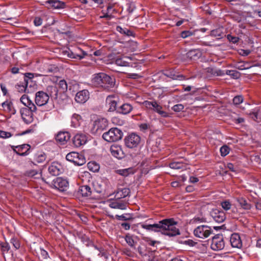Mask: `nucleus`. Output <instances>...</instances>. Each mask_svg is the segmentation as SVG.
I'll return each instance as SVG.
<instances>
[{"mask_svg":"<svg viewBox=\"0 0 261 261\" xmlns=\"http://www.w3.org/2000/svg\"><path fill=\"white\" fill-rule=\"evenodd\" d=\"M150 220L151 219H148L145 223H140L139 225L147 231L161 232L162 234L170 237L180 234L179 229L175 226L177 222L173 218L164 219L157 223L147 224L146 222Z\"/></svg>","mask_w":261,"mask_h":261,"instance_id":"nucleus-1","label":"nucleus"},{"mask_svg":"<svg viewBox=\"0 0 261 261\" xmlns=\"http://www.w3.org/2000/svg\"><path fill=\"white\" fill-rule=\"evenodd\" d=\"M91 83L96 87L110 91L114 87L115 80L104 72H99L92 75Z\"/></svg>","mask_w":261,"mask_h":261,"instance_id":"nucleus-2","label":"nucleus"},{"mask_svg":"<svg viewBox=\"0 0 261 261\" xmlns=\"http://www.w3.org/2000/svg\"><path fill=\"white\" fill-rule=\"evenodd\" d=\"M123 132L117 127H113L102 135V138L107 142H116L121 140L123 137Z\"/></svg>","mask_w":261,"mask_h":261,"instance_id":"nucleus-3","label":"nucleus"},{"mask_svg":"<svg viewBox=\"0 0 261 261\" xmlns=\"http://www.w3.org/2000/svg\"><path fill=\"white\" fill-rule=\"evenodd\" d=\"M94 190L97 193L105 195L111 189V186L108 179L101 178L93 184Z\"/></svg>","mask_w":261,"mask_h":261,"instance_id":"nucleus-4","label":"nucleus"},{"mask_svg":"<svg viewBox=\"0 0 261 261\" xmlns=\"http://www.w3.org/2000/svg\"><path fill=\"white\" fill-rule=\"evenodd\" d=\"M66 159L67 161L77 166H82L86 163L84 155L76 152H71L68 153L66 156Z\"/></svg>","mask_w":261,"mask_h":261,"instance_id":"nucleus-5","label":"nucleus"},{"mask_svg":"<svg viewBox=\"0 0 261 261\" xmlns=\"http://www.w3.org/2000/svg\"><path fill=\"white\" fill-rule=\"evenodd\" d=\"M213 232L211 228L207 225H200L194 230V234L196 237L205 239L210 236Z\"/></svg>","mask_w":261,"mask_h":261,"instance_id":"nucleus-6","label":"nucleus"},{"mask_svg":"<svg viewBox=\"0 0 261 261\" xmlns=\"http://www.w3.org/2000/svg\"><path fill=\"white\" fill-rule=\"evenodd\" d=\"M141 141L140 137L135 133H132L124 139L126 146L129 148L137 147Z\"/></svg>","mask_w":261,"mask_h":261,"instance_id":"nucleus-7","label":"nucleus"},{"mask_svg":"<svg viewBox=\"0 0 261 261\" xmlns=\"http://www.w3.org/2000/svg\"><path fill=\"white\" fill-rule=\"evenodd\" d=\"M108 126V122L105 118L97 119L94 121L91 128L92 133L98 134L106 128Z\"/></svg>","mask_w":261,"mask_h":261,"instance_id":"nucleus-8","label":"nucleus"},{"mask_svg":"<svg viewBox=\"0 0 261 261\" xmlns=\"http://www.w3.org/2000/svg\"><path fill=\"white\" fill-rule=\"evenodd\" d=\"M212 249L215 251H219L224 247V242L222 235L217 234L214 236L212 240L211 245Z\"/></svg>","mask_w":261,"mask_h":261,"instance_id":"nucleus-9","label":"nucleus"},{"mask_svg":"<svg viewBox=\"0 0 261 261\" xmlns=\"http://www.w3.org/2000/svg\"><path fill=\"white\" fill-rule=\"evenodd\" d=\"M49 96L46 92L39 91L36 93L35 103L39 107L45 105L48 101Z\"/></svg>","mask_w":261,"mask_h":261,"instance_id":"nucleus-10","label":"nucleus"},{"mask_svg":"<svg viewBox=\"0 0 261 261\" xmlns=\"http://www.w3.org/2000/svg\"><path fill=\"white\" fill-rule=\"evenodd\" d=\"M53 185L54 187L58 190L65 191L67 190L69 186V182L65 178L57 177L53 180Z\"/></svg>","mask_w":261,"mask_h":261,"instance_id":"nucleus-11","label":"nucleus"},{"mask_svg":"<svg viewBox=\"0 0 261 261\" xmlns=\"http://www.w3.org/2000/svg\"><path fill=\"white\" fill-rule=\"evenodd\" d=\"M127 204L125 200L115 198L110 201L109 205L112 208L125 210L127 208Z\"/></svg>","mask_w":261,"mask_h":261,"instance_id":"nucleus-12","label":"nucleus"},{"mask_svg":"<svg viewBox=\"0 0 261 261\" xmlns=\"http://www.w3.org/2000/svg\"><path fill=\"white\" fill-rule=\"evenodd\" d=\"M20 114L22 119L27 124H30L33 121L35 112L30 110L27 108H22L20 109Z\"/></svg>","mask_w":261,"mask_h":261,"instance_id":"nucleus-13","label":"nucleus"},{"mask_svg":"<svg viewBox=\"0 0 261 261\" xmlns=\"http://www.w3.org/2000/svg\"><path fill=\"white\" fill-rule=\"evenodd\" d=\"M87 141L88 137L84 134H77L72 138V143L76 147L85 145Z\"/></svg>","mask_w":261,"mask_h":261,"instance_id":"nucleus-14","label":"nucleus"},{"mask_svg":"<svg viewBox=\"0 0 261 261\" xmlns=\"http://www.w3.org/2000/svg\"><path fill=\"white\" fill-rule=\"evenodd\" d=\"M48 170L51 175L58 176L63 173L64 168L61 164L57 162H54L49 166Z\"/></svg>","mask_w":261,"mask_h":261,"instance_id":"nucleus-15","label":"nucleus"},{"mask_svg":"<svg viewBox=\"0 0 261 261\" xmlns=\"http://www.w3.org/2000/svg\"><path fill=\"white\" fill-rule=\"evenodd\" d=\"M211 216L214 221L219 223L223 222L226 219L224 212L218 209L213 210L211 212Z\"/></svg>","mask_w":261,"mask_h":261,"instance_id":"nucleus-16","label":"nucleus"},{"mask_svg":"<svg viewBox=\"0 0 261 261\" xmlns=\"http://www.w3.org/2000/svg\"><path fill=\"white\" fill-rule=\"evenodd\" d=\"M89 92L88 90L79 91L75 95V100L80 103H84L89 98Z\"/></svg>","mask_w":261,"mask_h":261,"instance_id":"nucleus-17","label":"nucleus"},{"mask_svg":"<svg viewBox=\"0 0 261 261\" xmlns=\"http://www.w3.org/2000/svg\"><path fill=\"white\" fill-rule=\"evenodd\" d=\"M80 53L77 54L73 53L71 50H62V54L64 55H67L70 58L81 60L84 58L87 54L84 50H80Z\"/></svg>","mask_w":261,"mask_h":261,"instance_id":"nucleus-18","label":"nucleus"},{"mask_svg":"<svg viewBox=\"0 0 261 261\" xmlns=\"http://www.w3.org/2000/svg\"><path fill=\"white\" fill-rule=\"evenodd\" d=\"M14 151L17 154L21 156H25L29 154V151L31 148L30 145L24 144L20 145L14 146Z\"/></svg>","mask_w":261,"mask_h":261,"instance_id":"nucleus-19","label":"nucleus"},{"mask_svg":"<svg viewBox=\"0 0 261 261\" xmlns=\"http://www.w3.org/2000/svg\"><path fill=\"white\" fill-rule=\"evenodd\" d=\"M70 138V135L68 132H59L56 136L57 142L61 145L65 144Z\"/></svg>","mask_w":261,"mask_h":261,"instance_id":"nucleus-20","label":"nucleus"},{"mask_svg":"<svg viewBox=\"0 0 261 261\" xmlns=\"http://www.w3.org/2000/svg\"><path fill=\"white\" fill-rule=\"evenodd\" d=\"M230 243L233 248H241L242 246V242L238 233H233L230 238Z\"/></svg>","mask_w":261,"mask_h":261,"instance_id":"nucleus-21","label":"nucleus"},{"mask_svg":"<svg viewBox=\"0 0 261 261\" xmlns=\"http://www.w3.org/2000/svg\"><path fill=\"white\" fill-rule=\"evenodd\" d=\"M163 74L173 80H185V76L182 74H179L173 69H170L164 71Z\"/></svg>","mask_w":261,"mask_h":261,"instance_id":"nucleus-22","label":"nucleus"},{"mask_svg":"<svg viewBox=\"0 0 261 261\" xmlns=\"http://www.w3.org/2000/svg\"><path fill=\"white\" fill-rule=\"evenodd\" d=\"M130 190L129 188H118L117 190L114 192L115 198L122 199L129 195Z\"/></svg>","mask_w":261,"mask_h":261,"instance_id":"nucleus-23","label":"nucleus"},{"mask_svg":"<svg viewBox=\"0 0 261 261\" xmlns=\"http://www.w3.org/2000/svg\"><path fill=\"white\" fill-rule=\"evenodd\" d=\"M152 110L158 113L161 116L164 118L171 117V114L163 110V107L154 101Z\"/></svg>","mask_w":261,"mask_h":261,"instance_id":"nucleus-24","label":"nucleus"},{"mask_svg":"<svg viewBox=\"0 0 261 261\" xmlns=\"http://www.w3.org/2000/svg\"><path fill=\"white\" fill-rule=\"evenodd\" d=\"M110 150L113 156L117 159H122L124 156V153L121 147L118 145H112Z\"/></svg>","mask_w":261,"mask_h":261,"instance_id":"nucleus-25","label":"nucleus"},{"mask_svg":"<svg viewBox=\"0 0 261 261\" xmlns=\"http://www.w3.org/2000/svg\"><path fill=\"white\" fill-rule=\"evenodd\" d=\"M205 72L209 76H222L225 74L224 71L215 67H207L205 69Z\"/></svg>","mask_w":261,"mask_h":261,"instance_id":"nucleus-26","label":"nucleus"},{"mask_svg":"<svg viewBox=\"0 0 261 261\" xmlns=\"http://www.w3.org/2000/svg\"><path fill=\"white\" fill-rule=\"evenodd\" d=\"M77 194L83 197H89L91 195L92 190L89 186L84 185L79 187Z\"/></svg>","mask_w":261,"mask_h":261,"instance_id":"nucleus-27","label":"nucleus"},{"mask_svg":"<svg viewBox=\"0 0 261 261\" xmlns=\"http://www.w3.org/2000/svg\"><path fill=\"white\" fill-rule=\"evenodd\" d=\"M249 115L253 120L261 121V105L253 109Z\"/></svg>","mask_w":261,"mask_h":261,"instance_id":"nucleus-28","label":"nucleus"},{"mask_svg":"<svg viewBox=\"0 0 261 261\" xmlns=\"http://www.w3.org/2000/svg\"><path fill=\"white\" fill-rule=\"evenodd\" d=\"M226 30L223 27H220L216 29L213 30L211 32V35L213 37L220 39L225 36Z\"/></svg>","mask_w":261,"mask_h":261,"instance_id":"nucleus-29","label":"nucleus"},{"mask_svg":"<svg viewBox=\"0 0 261 261\" xmlns=\"http://www.w3.org/2000/svg\"><path fill=\"white\" fill-rule=\"evenodd\" d=\"M46 4H48L49 8H53L54 9H62L65 7V3L58 0H48L46 1Z\"/></svg>","mask_w":261,"mask_h":261,"instance_id":"nucleus-30","label":"nucleus"},{"mask_svg":"<svg viewBox=\"0 0 261 261\" xmlns=\"http://www.w3.org/2000/svg\"><path fill=\"white\" fill-rule=\"evenodd\" d=\"M46 158V155L45 153L42 152H37L34 155V162H32V163L36 165L37 163H42L44 162Z\"/></svg>","mask_w":261,"mask_h":261,"instance_id":"nucleus-31","label":"nucleus"},{"mask_svg":"<svg viewBox=\"0 0 261 261\" xmlns=\"http://www.w3.org/2000/svg\"><path fill=\"white\" fill-rule=\"evenodd\" d=\"M133 110V107L128 103H124L118 108L117 112L122 114H127Z\"/></svg>","mask_w":261,"mask_h":261,"instance_id":"nucleus-32","label":"nucleus"},{"mask_svg":"<svg viewBox=\"0 0 261 261\" xmlns=\"http://www.w3.org/2000/svg\"><path fill=\"white\" fill-rule=\"evenodd\" d=\"M236 200L243 209L249 210L251 208V204L248 203L245 198L242 197H239L237 198Z\"/></svg>","mask_w":261,"mask_h":261,"instance_id":"nucleus-33","label":"nucleus"},{"mask_svg":"<svg viewBox=\"0 0 261 261\" xmlns=\"http://www.w3.org/2000/svg\"><path fill=\"white\" fill-rule=\"evenodd\" d=\"M106 102L109 105L108 111L114 112V111L117 110V102L115 100L113 99L112 97L110 96H108L106 99Z\"/></svg>","mask_w":261,"mask_h":261,"instance_id":"nucleus-34","label":"nucleus"},{"mask_svg":"<svg viewBox=\"0 0 261 261\" xmlns=\"http://www.w3.org/2000/svg\"><path fill=\"white\" fill-rule=\"evenodd\" d=\"M127 60H131V58L127 57L117 58L115 60V63L120 66H129V63Z\"/></svg>","mask_w":261,"mask_h":261,"instance_id":"nucleus-35","label":"nucleus"},{"mask_svg":"<svg viewBox=\"0 0 261 261\" xmlns=\"http://www.w3.org/2000/svg\"><path fill=\"white\" fill-rule=\"evenodd\" d=\"M82 121V118L81 115L74 114L71 117V125L74 127H77L80 125Z\"/></svg>","mask_w":261,"mask_h":261,"instance_id":"nucleus-36","label":"nucleus"},{"mask_svg":"<svg viewBox=\"0 0 261 261\" xmlns=\"http://www.w3.org/2000/svg\"><path fill=\"white\" fill-rule=\"evenodd\" d=\"M28 84L27 82L20 81L15 85V88L20 93L27 92Z\"/></svg>","mask_w":261,"mask_h":261,"instance_id":"nucleus-37","label":"nucleus"},{"mask_svg":"<svg viewBox=\"0 0 261 261\" xmlns=\"http://www.w3.org/2000/svg\"><path fill=\"white\" fill-rule=\"evenodd\" d=\"M37 64L39 70L40 72H42L43 75L47 74V68H48V66H49V63L45 61H42L41 63L38 61Z\"/></svg>","mask_w":261,"mask_h":261,"instance_id":"nucleus-38","label":"nucleus"},{"mask_svg":"<svg viewBox=\"0 0 261 261\" xmlns=\"http://www.w3.org/2000/svg\"><path fill=\"white\" fill-rule=\"evenodd\" d=\"M201 55L200 50H189L187 53V57L193 60L199 58Z\"/></svg>","mask_w":261,"mask_h":261,"instance_id":"nucleus-39","label":"nucleus"},{"mask_svg":"<svg viewBox=\"0 0 261 261\" xmlns=\"http://www.w3.org/2000/svg\"><path fill=\"white\" fill-rule=\"evenodd\" d=\"M167 166L173 169H180L185 168V165L181 162H172L169 163Z\"/></svg>","mask_w":261,"mask_h":261,"instance_id":"nucleus-40","label":"nucleus"},{"mask_svg":"<svg viewBox=\"0 0 261 261\" xmlns=\"http://www.w3.org/2000/svg\"><path fill=\"white\" fill-rule=\"evenodd\" d=\"M117 173L119 175L123 176H127L129 174H134V170L133 168H128L126 169H119L117 170Z\"/></svg>","mask_w":261,"mask_h":261,"instance_id":"nucleus-41","label":"nucleus"},{"mask_svg":"<svg viewBox=\"0 0 261 261\" xmlns=\"http://www.w3.org/2000/svg\"><path fill=\"white\" fill-rule=\"evenodd\" d=\"M2 107L5 111L14 113L13 103L11 101H5L2 103Z\"/></svg>","mask_w":261,"mask_h":261,"instance_id":"nucleus-42","label":"nucleus"},{"mask_svg":"<svg viewBox=\"0 0 261 261\" xmlns=\"http://www.w3.org/2000/svg\"><path fill=\"white\" fill-rule=\"evenodd\" d=\"M125 240L127 244L132 248H135V244L137 243L133 238V236L128 233L124 237Z\"/></svg>","mask_w":261,"mask_h":261,"instance_id":"nucleus-43","label":"nucleus"},{"mask_svg":"<svg viewBox=\"0 0 261 261\" xmlns=\"http://www.w3.org/2000/svg\"><path fill=\"white\" fill-rule=\"evenodd\" d=\"M87 166L88 169L93 172H98L100 168L99 164L95 162H90Z\"/></svg>","mask_w":261,"mask_h":261,"instance_id":"nucleus-44","label":"nucleus"},{"mask_svg":"<svg viewBox=\"0 0 261 261\" xmlns=\"http://www.w3.org/2000/svg\"><path fill=\"white\" fill-rule=\"evenodd\" d=\"M115 218L118 220L128 221L131 220L133 219L130 214H124L121 215H116Z\"/></svg>","mask_w":261,"mask_h":261,"instance_id":"nucleus-45","label":"nucleus"},{"mask_svg":"<svg viewBox=\"0 0 261 261\" xmlns=\"http://www.w3.org/2000/svg\"><path fill=\"white\" fill-rule=\"evenodd\" d=\"M48 67L47 74H54L58 72L59 70V68L56 65L49 64Z\"/></svg>","mask_w":261,"mask_h":261,"instance_id":"nucleus-46","label":"nucleus"},{"mask_svg":"<svg viewBox=\"0 0 261 261\" xmlns=\"http://www.w3.org/2000/svg\"><path fill=\"white\" fill-rule=\"evenodd\" d=\"M58 86L59 88H60L62 92H64L66 91L67 90V84L65 80H61L59 81Z\"/></svg>","mask_w":261,"mask_h":261,"instance_id":"nucleus-47","label":"nucleus"},{"mask_svg":"<svg viewBox=\"0 0 261 261\" xmlns=\"http://www.w3.org/2000/svg\"><path fill=\"white\" fill-rule=\"evenodd\" d=\"M116 30L117 31L119 32L120 33H121L122 34H125L128 36H132L133 35V32L131 31H130L126 28H122L120 26L117 27Z\"/></svg>","mask_w":261,"mask_h":261,"instance_id":"nucleus-48","label":"nucleus"},{"mask_svg":"<svg viewBox=\"0 0 261 261\" xmlns=\"http://www.w3.org/2000/svg\"><path fill=\"white\" fill-rule=\"evenodd\" d=\"M1 250L3 254L5 253H7L10 249V246L9 243L7 242L1 243Z\"/></svg>","mask_w":261,"mask_h":261,"instance_id":"nucleus-49","label":"nucleus"},{"mask_svg":"<svg viewBox=\"0 0 261 261\" xmlns=\"http://www.w3.org/2000/svg\"><path fill=\"white\" fill-rule=\"evenodd\" d=\"M220 151L221 153V155L223 156H225L227 155L230 151V148L229 147L226 145L222 146L220 149Z\"/></svg>","mask_w":261,"mask_h":261,"instance_id":"nucleus-50","label":"nucleus"},{"mask_svg":"<svg viewBox=\"0 0 261 261\" xmlns=\"http://www.w3.org/2000/svg\"><path fill=\"white\" fill-rule=\"evenodd\" d=\"M34 74L32 73H26L24 74V77H23V81L24 82H27L28 84L29 85V83L30 82H32V79L34 78Z\"/></svg>","mask_w":261,"mask_h":261,"instance_id":"nucleus-51","label":"nucleus"},{"mask_svg":"<svg viewBox=\"0 0 261 261\" xmlns=\"http://www.w3.org/2000/svg\"><path fill=\"white\" fill-rule=\"evenodd\" d=\"M184 106L182 104H177L173 106L171 109L175 112H180L183 111L184 109Z\"/></svg>","mask_w":261,"mask_h":261,"instance_id":"nucleus-52","label":"nucleus"},{"mask_svg":"<svg viewBox=\"0 0 261 261\" xmlns=\"http://www.w3.org/2000/svg\"><path fill=\"white\" fill-rule=\"evenodd\" d=\"M221 206L224 210L228 211L231 208V204L229 201L225 200L221 202Z\"/></svg>","mask_w":261,"mask_h":261,"instance_id":"nucleus-53","label":"nucleus"},{"mask_svg":"<svg viewBox=\"0 0 261 261\" xmlns=\"http://www.w3.org/2000/svg\"><path fill=\"white\" fill-rule=\"evenodd\" d=\"M243 101V97L242 95H237L233 99V103L235 105H238L241 103Z\"/></svg>","mask_w":261,"mask_h":261,"instance_id":"nucleus-54","label":"nucleus"},{"mask_svg":"<svg viewBox=\"0 0 261 261\" xmlns=\"http://www.w3.org/2000/svg\"><path fill=\"white\" fill-rule=\"evenodd\" d=\"M10 242L16 249H18L20 248V245L19 242L16 238H11Z\"/></svg>","mask_w":261,"mask_h":261,"instance_id":"nucleus-55","label":"nucleus"},{"mask_svg":"<svg viewBox=\"0 0 261 261\" xmlns=\"http://www.w3.org/2000/svg\"><path fill=\"white\" fill-rule=\"evenodd\" d=\"M227 39L230 42L236 43L239 41V38L236 36H232L230 34L227 35Z\"/></svg>","mask_w":261,"mask_h":261,"instance_id":"nucleus-56","label":"nucleus"},{"mask_svg":"<svg viewBox=\"0 0 261 261\" xmlns=\"http://www.w3.org/2000/svg\"><path fill=\"white\" fill-rule=\"evenodd\" d=\"M20 101L25 106H26L27 104L30 101L31 99L29 98V97L24 94L20 98Z\"/></svg>","mask_w":261,"mask_h":261,"instance_id":"nucleus-57","label":"nucleus"},{"mask_svg":"<svg viewBox=\"0 0 261 261\" xmlns=\"http://www.w3.org/2000/svg\"><path fill=\"white\" fill-rule=\"evenodd\" d=\"M24 108H27L28 109H29L31 111H34V112H36V111L37 110V107L35 105V104L31 101V100H30V101L28 103V104L27 105V106L24 107Z\"/></svg>","mask_w":261,"mask_h":261,"instance_id":"nucleus-58","label":"nucleus"},{"mask_svg":"<svg viewBox=\"0 0 261 261\" xmlns=\"http://www.w3.org/2000/svg\"><path fill=\"white\" fill-rule=\"evenodd\" d=\"M26 174L27 176L29 177H34L35 178H37L36 177V175L39 174L38 172L35 170H30L27 172Z\"/></svg>","mask_w":261,"mask_h":261,"instance_id":"nucleus-59","label":"nucleus"},{"mask_svg":"<svg viewBox=\"0 0 261 261\" xmlns=\"http://www.w3.org/2000/svg\"><path fill=\"white\" fill-rule=\"evenodd\" d=\"M154 101H149L145 100L143 102V104L146 108L152 110L154 105Z\"/></svg>","mask_w":261,"mask_h":261,"instance_id":"nucleus-60","label":"nucleus"},{"mask_svg":"<svg viewBox=\"0 0 261 261\" xmlns=\"http://www.w3.org/2000/svg\"><path fill=\"white\" fill-rule=\"evenodd\" d=\"M1 136H2V138L7 139V138H9L11 137H12L13 136V135L10 132L2 130Z\"/></svg>","mask_w":261,"mask_h":261,"instance_id":"nucleus-61","label":"nucleus"},{"mask_svg":"<svg viewBox=\"0 0 261 261\" xmlns=\"http://www.w3.org/2000/svg\"><path fill=\"white\" fill-rule=\"evenodd\" d=\"M193 35V33L190 31H184L181 33V37L183 38H186L190 37Z\"/></svg>","mask_w":261,"mask_h":261,"instance_id":"nucleus-62","label":"nucleus"},{"mask_svg":"<svg viewBox=\"0 0 261 261\" xmlns=\"http://www.w3.org/2000/svg\"><path fill=\"white\" fill-rule=\"evenodd\" d=\"M40 254L43 259H46L49 257L48 252L43 249H40Z\"/></svg>","mask_w":261,"mask_h":261,"instance_id":"nucleus-63","label":"nucleus"},{"mask_svg":"<svg viewBox=\"0 0 261 261\" xmlns=\"http://www.w3.org/2000/svg\"><path fill=\"white\" fill-rule=\"evenodd\" d=\"M49 88L50 89L51 92L53 94V96H55L56 97L58 96V88L55 86L49 87Z\"/></svg>","mask_w":261,"mask_h":261,"instance_id":"nucleus-64","label":"nucleus"}]
</instances>
